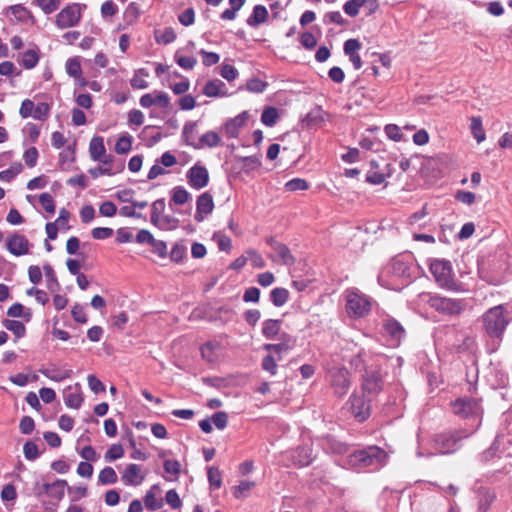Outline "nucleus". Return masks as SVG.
<instances>
[{"label":"nucleus","mask_w":512,"mask_h":512,"mask_svg":"<svg viewBox=\"0 0 512 512\" xmlns=\"http://www.w3.org/2000/svg\"><path fill=\"white\" fill-rule=\"evenodd\" d=\"M66 487H68L67 481L58 479L53 483H43L40 492L46 493L49 497L56 500H61L65 495Z\"/></svg>","instance_id":"nucleus-21"},{"label":"nucleus","mask_w":512,"mask_h":512,"mask_svg":"<svg viewBox=\"0 0 512 512\" xmlns=\"http://www.w3.org/2000/svg\"><path fill=\"white\" fill-rule=\"evenodd\" d=\"M324 121V111L321 107H315L302 119V123L310 128L321 124Z\"/></svg>","instance_id":"nucleus-29"},{"label":"nucleus","mask_w":512,"mask_h":512,"mask_svg":"<svg viewBox=\"0 0 512 512\" xmlns=\"http://www.w3.org/2000/svg\"><path fill=\"white\" fill-rule=\"evenodd\" d=\"M7 315L14 318L22 317L26 321H29L31 318V311L29 309H25L22 304L15 303L8 309Z\"/></svg>","instance_id":"nucleus-47"},{"label":"nucleus","mask_w":512,"mask_h":512,"mask_svg":"<svg viewBox=\"0 0 512 512\" xmlns=\"http://www.w3.org/2000/svg\"><path fill=\"white\" fill-rule=\"evenodd\" d=\"M124 169L123 162H119L118 164L115 163V159L113 160V163H109L106 165H99L98 167L92 168L89 170L90 175L93 178H97L102 175H108L112 176L119 172H121Z\"/></svg>","instance_id":"nucleus-23"},{"label":"nucleus","mask_w":512,"mask_h":512,"mask_svg":"<svg viewBox=\"0 0 512 512\" xmlns=\"http://www.w3.org/2000/svg\"><path fill=\"white\" fill-rule=\"evenodd\" d=\"M164 471L167 474L178 476L181 472V464L177 460H165L163 464Z\"/></svg>","instance_id":"nucleus-64"},{"label":"nucleus","mask_w":512,"mask_h":512,"mask_svg":"<svg viewBox=\"0 0 512 512\" xmlns=\"http://www.w3.org/2000/svg\"><path fill=\"white\" fill-rule=\"evenodd\" d=\"M29 240L21 234L14 233L6 239V248L14 256H22L29 253Z\"/></svg>","instance_id":"nucleus-15"},{"label":"nucleus","mask_w":512,"mask_h":512,"mask_svg":"<svg viewBox=\"0 0 512 512\" xmlns=\"http://www.w3.org/2000/svg\"><path fill=\"white\" fill-rule=\"evenodd\" d=\"M495 499V493L489 489L481 491L479 498V511L486 512Z\"/></svg>","instance_id":"nucleus-48"},{"label":"nucleus","mask_w":512,"mask_h":512,"mask_svg":"<svg viewBox=\"0 0 512 512\" xmlns=\"http://www.w3.org/2000/svg\"><path fill=\"white\" fill-rule=\"evenodd\" d=\"M22 164L20 162L13 163L8 169L0 172V180L10 182L22 171Z\"/></svg>","instance_id":"nucleus-49"},{"label":"nucleus","mask_w":512,"mask_h":512,"mask_svg":"<svg viewBox=\"0 0 512 512\" xmlns=\"http://www.w3.org/2000/svg\"><path fill=\"white\" fill-rule=\"evenodd\" d=\"M133 138L129 134L121 135L115 144V152L119 155L127 154L132 149Z\"/></svg>","instance_id":"nucleus-34"},{"label":"nucleus","mask_w":512,"mask_h":512,"mask_svg":"<svg viewBox=\"0 0 512 512\" xmlns=\"http://www.w3.org/2000/svg\"><path fill=\"white\" fill-rule=\"evenodd\" d=\"M124 455V449L121 444H113L106 451L104 458L107 462H113L117 459L122 458Z\"/></svg>","instance_id":"nucleus-52"},{"label":"nucleus","mask_w":512,"mask_h":512,"mask_svg":"<svg viewBox=\"0 0 512 512\" xmlns=\"http://www.w3.org/2000/svg\"><path fill=\"white\" fill-rule=\"evenodd\" d=\"M254 487V482L242 481L238 486L233 488V495L236 498H244Z\"/></svg>","instance_id":"nucleus-56"},{"label":"nucleus","mask_w":512,"mask_h":512,"mask_svg":"<svg viewBox=\"0 0 512 512\" xmlns=\"http://www.w3.org/2000/svg\"><path fill=\"white\" fill-rule=\"evenodd\" d=\"M384 381L382 376L377 371H367L363 375L362 391L363 395L368 397L370 401H373L378 394L382 391Z\"/></svg>","instance_id":"nucleus-9"},{"label":"nucleus","mask_w":512,"mask_h":512,"mask_svg":"<svg viewBox=\"0 0 512 512\" xmlns=\"http://www.w3.org/2000/svg\"><path fill=\"white\" fill-rule=\"evenodd\" d=\"M165 201L164 199H158L152 204L151 209V223L157 227H163Z\"/></svg>","instance_id":"nucleus-27"},{"label":"nucleus","mask_w":512,"mask_h":512,"mask_svg":"<svg viewBox=\"0 0 512 512\" xmlns=\"http://www.w3.org/2000/svg\"><path fill=\"white\" fill-rule=\"evenodd\" d=\"M203 94L207 97H223L227 95L226 85L219 79L208 81L204 88Z\"/></svg>","instance_id":"nucleus-25"},{"label":"nucleus","mask_w":512,"mask_h":512,"mask_svg":"<svg viewBox=\"0 0 512 512\" xmlns=\"http://www.w3.org/2000/svg\"><path fill=\"white\" fill-rule=\"evenodd\" d=\"M66 72L69 76L80 79L82 76V67L79 57L69 58L65 64Z\"/></svg>","instance_id":"nucleus-35"},{"label":"nucleus","mask_w":512,"mask_h":512,"mask_svg":"<svg viewBox=\"0 0 512 512\" xmlns=\"http://www.w3.org/2000/svg\"><path fill=\"white\" fill-rule=\"evenodd\" d=\"M176 39V33L173 28L167 27L163 31L155 32V40L159 44H169Z\"/></svg>","instance_id":"nucleus-45"},{"label":"nucleus","mask_w":512,"mask_h":512,"mask_svg":"<svg viewBox=\"0 0 512 512\" xmlns=\"http://www.w3.org/2000/svg\"><path fill=\"white\" fill-rule=\"evenodd\" d=\"M89 154L93 161H99L101 164L113 163L114 156L106 153L104 139L100 136H94L89 144Z\"/></svg>","instance_id":"nucleus-14"},{"label":"nucleus","mask_w":512,"mask_h":512,"mask_svg":"<svg viewBox=\"0 0 512 512\" xmlns=\"http://www.w3.org/2000/svg\"><path fill=\"white\" fill-rule=\"evenodd\" d=\"M383 327L386 333L395 340H401L405 336L403 326L393 318L384 320Z\"/></svg>","instance_id":"nucleus-26"},{"label":"nucleus","mask_w":512,"mask_h":512,"mask_svg":"<svg viewBox=\"0 0 512 512\" xmlns=\"http://www.w3.org/2000/svg\"><path fill=\"white\" fill-rule=\"evenodd\" d=\"M289 299V291L282 287H276L269 293V301L276 307H282Z\"/></svg>","instance_id":"nucleus-30"},{"label":"nucleus","mask_w":512,"mask_h":512,"mask_svg":"<svg viewBox=\"0 0 512 512\" xmlns=\"http://www.w3.org/2000/svg\"><path fill=\"white\" fill-rule=\"evenodd\" d=\"M200 145L201 146H207V147H216L220 143V137L218 133L214 131H209L203 134L200 138Z\"/></svg>","instance_id":"nucleus-51"},{"label":"nucleus","mask_w":512,"mask_h":512,"mask_svg":"<svg viewBox=\"0 0 512 512\" xmlns=\"http://www.w3.org/2000/svg\"><path fill=\"white\" fill-rule=\"evenodd\" d=\"M39 61V53L35 49H29L22 54L21 63L26 69L34 68Z\"/></svg>","instance_id":"nucleus-42"},{"label":"nucleus","mask_w":512,"mask_h":512,"mask_svg":"<svg viewBox=\"0 0 512 512\" xmlns=\"http://www.w3.org/2000/svg\"><path fill=\"white\" fill-rule=\"evenodd\" d=\"M196 126H197L196 122L185 123L183 130H182V138L184 139L186 144H189V145L192 144Z\"/></svg>","instance_id":"nucleus-60"},{"label":"nucleus","mask_w":512,"mask_h":512,"mask_svg":"<svg viewBox=\"0 0 512 512\" xmlns=\"http://www.w3.org/2000/svg\"><path fill=\"white\" fill-rule=\"evenodd\" d=\"M145 476L138 464L131 463L122 472L121 480L126 486H139L144 481Z\"/></svg>","instance_id":"nucleus-17"},{"label":"nucleus","mask_w":512,"mask_h":512,"mask_svg":"<svg viewBox=\"0 0 512 512\" xmlns=\"http://www.w3.org/2000/svg\"><path fill=\"white\" fill-rule=\"evenodd\" d=\"M8 9L11 12V14L18 21L26 22V21L30 20L31 23H33V24L35 23V18L31 14V12L23 5H21V4L13 5V6H10Z\"/></svg>","instance_id":"nucleus-31"},{"label":"nucleus","mask_w":512,"mask_h":512,"mask_svg":"<svg viewBox=\"0 0 512 512\" xmlns=\"http://www.w3.org/2000/svg\"><path fill=\"white\" fill-rule=\"evenodd\" d=\"M38 150L35 147L27 149L23 154V159L28 167H34L38 160Z\"/></svg>","instance_id":"nucleus-63"},{"label":"nucleus","mask_w":512,"mask_h":512,"mask_svg":"<svg viewBox=\"0 0 512 512\" xmlns=\"http://www.w3.org/2000/svg\"><path fill=\"white\" fill-rule=\"evenodd\" d=\"M277 361H279L277 357L272 354H268L262 360V369L269 372L271 375H275L277 370Z\"/></svg>","instance_id":"nucleus-57"},{"label":"nucleus","mask_w":512,"mask_h":512,"mask_svg":"<svg viewBox=\"0 0 512 512\" xmlns=\"http://www.w3.org/2000/svg\"><path fill=\"white\" fill-rule=\"evenodd\" d=\"M453 412L462 417H478L482 414V408L479 400L474 398H458L454 402H452Z\"/></svg>","instance_id":"nucleus-8"},{"label":"nucleus","mask_w":512,"mask_h":512,"mask_svg":"<svg viewBox=\"0 0 512 512\" xmlns=\"http://www.w3.org/2000/svg\"><path fill=\"white\" fill-rule=\"evenodd\" d=\"M408 266L401 260H393L391 263V272L399 277L408 276Z\"/></svg>","instance_id":"nucleus-59"},{"label":"nucleus","mask_w":512,"mask_h":512,"mask_svg":"<svg viewBox=\"0 0 512 512\" xmlns=\"http://www.w3.org/2000/svg\"><path fill=\"white\" fill-rule=\"evenodd\" d=\"M346 309L350 316L360 318L368 314L371 309V303L364 294L348 291Z\"/></svg>","instance_id":"nucleus-6"},{"label":"nucleus","mask_w":512,"mask_h":512,"mask_svg":"<svg viewBox=\"0 0 512 512\" xmlns=\"http://www.w3.org/2000/svg\"><path fill=\"white\" fill-rule=\"evenodd\" d=\"M507 444H510V441L497 437L491 447L482 454V460L487 462L495 457L498 459H511L512 454L510 452H506Z\"/></svg>","instance_id":"nucleus-16"},{"label":"nucleus","mask_w":512,"mask_h":512,"mask_svg":"<svg viewBox=\"0 0 512 512\" xmlns=\"http://www.w3.org/2000/svg\"><path fill=\"white\" fill-rule=\"evenodd\" d=\"M330 385L333 393L338 397L345 396L351 387V377L348 370L344 367L333 368L330 370Z\"/></svg>","instance_id":"nucleus-7"},{"label":"nucleus","mask_w":512,"mask_h":512,"mask_svg":"<svg viewBox=\"0 0 512 512\" xmlns=\"http://www.w3.org/2000/svg\"><path fill=\"white\" fill-rule=\"evenodd\" d=\"M160 493V486L154 484L144 496L145 507L150 511H156L163 506V500L157 498V494Z\"/></svg>","instance_id":"nucleus-24"},{"label":"nucleus","mask_w":512,"mask_h":512,"mask_svg":"<svg viewBox=\"0 0 512 512\" xmlns=\"http://www.w3.org/2000/svg\"><path fill=\"white\" fill-rule=\"evenodd\" d=\"M34 3L40 7L45 14L56 11L60 5L59 0H34Z\"/></svg>","instance_id":"nucleus-55"},{"label":"nucleus","mask_w":512,"mask_h":512,"mask_svg":"<svg viewBox=\"0 0 512 512\" xmlns=\"http://www.w3.org/2000/svg\"><path fill=\"white\" fill-rule=\"evenodd\" d=\"M214 209V201L213 197L210 193L204 192L200 196H198L196 201V213L195 220L197 222H202L205 216L212 213Z\"/></svg>","instance_id":"nucleus-19"},{"label":"nucleus","mask_w":512,"mask_h":512,"mask_svg":"<svg viewBox=\"0 0 512 512\" xmlns=\"http://www.w3.org/2000/svg\"><path fill=\"white\" fill-rule=\"evenodd\" d=\"M309 188V183L302 178H294L285 184V189L289 192L304 191Z\"/></svg>","instance_id":"nucleus-53"},{"label":"nucleus","mask_w":512,"mask_h":512,"mask_svg":"<svg viewBox=\"0 0 512 512\" xmlns=\"http://www.w3.org/2000/svg\"><path fill=\"white\" fill-rule=\"evenodd\" d=\"M64 401L68 407L78 409L83 402V398L79 392H66Z\"/></svg>","instance_id":"nucleus-54"},{"label":"nucleus","mask_w":512,"mask_h":512,"mask_svg":"<svg viewBox=\"0 0 512 512\" xmlns=\"http://www.w3.org/2000/svg\"><path fill=\"white\" fill-rule=\"evenodd\" d=\"M43 271L46 277L47 289L52 293H57L60 290V284L53 268L47 264L43 266Z\"/></svg>","instance_id":"nucleus-32"},{"label":"nucleus","mask_w":512,"mask_h":512,"mask_svg":"<svg viewBox=\"0 0 512 512\" xmlns=\"http://www.w3.org/2000/svg\"><path fill=\"white\" fill-rule=\"evenodd\" d=\"M468 436L469 433L464 429L437 434L433 439L434 448L441 454L453 453L460 447V442Z\"/></svg>","instance_id":"nucleus-3"},{"label":"nucleus","mask_w":512,"mask_h":512,"mask_svg":"<svg viewBox=\"0 0 512 512\" xmlns=\"http://www.w3.org/2000/svg\"><path fill=\"white\" fill-rule=\"evenodd\" d=\"M187 182L190 187L200 190L209 183V172L205 166L201 164L193 165L186 174Z\"/></svg>","instance_id":"nucleus-13"},{"label":"nucleus","mask_w":512,"mask_h":512,"mask_svg":"<svg viewBox=\"0 0 512 512\" xmlns=\"http://www.w3.org/2000/svg\"><path fill=\"white\" fill-rule=\"evenodd\" d=\"M387 458L386 452L378 446H369L352 452L347 457V465L354 469L381 467Z\"/></svg>","instance_id":"nucleus-1"},{"label":"nucleus","mask_w":512,"mask_h":512,"mask_svg":"<svg viewBox=\"0 0 512 512\" xmlns=\"http://www.w3.org/2000/svg\"><path fill=\"white\" fill-rule=\"evenodd\" d=\"M70 217H71L70 212L67 209L62 208L59 211V217L56 219V221L54 223H56L60 229L69 230L70 229V225H69Z\"/></svg>","instance_id":"nucleus-61"},{"label":"nucleus","mask_w":512,"mask_h":512,"mask_svg":"<svg viewBox=\"0 0 512 512\" xmlns=\"http://www.w3.org/2000/svg\"><path fill=\"white\" fill-rule=\"evenodd\" d=\"M484 326L491 337H500L509 323L502 306L489 309L484 315Z\"/></svg>","instance_id":"nucleus-4"},{"label":"nucleus","mask_w":512,"mask_h":512,"mask_svg":"<svg viewBox=\"0 0 512 512\" xmlns=\"http://www.w3.org/2000/svg\"><path fill=\"white\" fill-rule=\"evenodd\" d=\"M279 119L278 110L275 107H266L261 115V122L268 127H272Z\"/></svg>","instance_id":"nucleus-39"},{"label":"nucleus","mask_w":512,"mask_h":512,"mask_svg":"<svg viewBox=\"0 0 512 512\" xmlns=\"http://www.w3.org/2000/svg\"><path fill=\"white\" fill-rule=\"evenodd\" d=\"M146 77H148V72L145 69H139L135 72L134 76L130 80V84L134 89H145L148 87V82L146 81Z\"/></svg>","instance_id":"nucleus-43"},{"label":"nucleus","mask_w":512,"mask_h":512,"mask_svg":"<svg viewBox=\"0 0 512 512\" xmlns=\"http://www.w3.org/2000/svg\"><path fill=\"white\" fill-rule=\"evenodd\" d=\"M367 1L368 0H348L343 5V10L348 16L355 17L358 15L360 8L364 6Z\"/></svg>","instance_id":"nucleus-50"},{"label":"nucleus","mask_w":512,"mask_h":512,"mask_svg":"<svg viewBox=\"0 0 512 512\" xmlns=\"http://www.w3.org/2000/svg\"><path fill=\"white\" fill-rule=\"evenodd\" d=\"M266 242L273 251L269 254V257L273 261H280L287 266H291L295 263V258L286 245L277 242L273 237L267 238Z\"/></svg>","instance_id":"nucleus-12"},{"label":"nucleus","mask_w":512,"mask_h":512,"mask_svg":"<svg viewBox=\"0 0 512 512\" xmlns=\"http://www.w3.org/2000/svg\"><path fill=\"white\" fill-rule=\"evenodd\" d=\"M175 59H176L177 64L186 70L193 69L197 63L196 58L193 56H180V55L176 54Z\"/></svg>","instance_id":"nucleus-62"},{"label":"nucleus","mask_w":512,"mask_h":512,"mask_svg":"<svg viewBox=\"0 0 512 512\" xmlns=\"http://www.w3.org/2000/svg\"><path fill=\"white\" fill-rule=\"evenodd\" d=\"M117 479L118 477L115 470L110 466L103 468L98 475V483L101 485L114 484L117 482Z\"/></svg>","instance_id":"nucleus-37"},{"label":"nucleus","mask_w":512,"mask_h":512,"mask_svg":"<svg viewBox=\"0 0 512 512\" xmlns=\"http://www.w3.org/2000/svg\"><path fill=\"white\" fill-rule=\"evenodd\" d=\"M322 446L326 452L333 454H344L348 450L345 443L338 441L333 437H326L322 442Z\"/></svg>","instance_id":"nucleus-28"},{"label":"nucleus","mask_w":512,"mask_h":512,"mask_svg":"<svg viewBox=\"0 0 512 512\" xmlns=\"http://www.w3.org/2000/svg\"><path fill=\"white\" fill-rule=\"evenodd\" d=\"M139 103L143 108H150L153 105L167 108L170 105V98L163 91H153L152 93L142 95Z\"/></svg>","instance_id":"nucleus-18"},{"label":"nucleus","mask_w":512,"mask_h":512,"mask_svg":"<svg viewBox=\"0 0 512 512\" xmlns=\"http://www.w3.org/2000/svg\"><path fill=\"white\" fill-rule=\"evenodd\" d=\"M191 199V194L182 186L171 190V201L176 205H183Z\"/></svg>","instance_id":"nucleus-36"},{"label":"nucleus","mask_w":512,"mask_h":512,"mask_svg":"<svg viewBox=\"0 0 512 512\" xmlns=\"http://www.w3.org/2000/svg\"><path fill=\"white\" fill-rule=\"evenodd\" d=\"M281 320L268 319L262 324V334L268 338H274L280 331Z\"/></svg>","instance_id":"nucleus-33"},{"label":"nucleus","mask_w":512,"mask_h":512,"mask_svg":"<svg viewBox=\"0 0 512 512\" xmlns=\"http://www.w3.org/2000/svg\"><path fill=\"white\" fill-rule=\"evenodd\" d=\"M430 272L439 286L451 291L461 290L460 285L454 280V273L450 261L433 259L429 265Z\"/></svg>","instance_id":"nucleus-2"},{"label":"nucleus","mask_w":512,"mask_h":512,"mask_svg":"<svg viewBox=\"0 0 512 512\" xmlns=\"http://www.w3.org/2000/svg\"><path fill=\"white\" fill-rule=\"evenodd\" d=\"M281 340L280 343L278 344H265L263 346V348L267 351L270 352V354L274 355L275 357L278 358V360H281L282 357H281V354L283 352H286L290 349H292L295 345V340L289 336L288 334L286 333H282L280 334V338Z\"/></svg>","instance_id":"nucleus-20"},{"label":"nucleus","mask_w":512,"mask_h":512,"mask_svg":"<svg viewBox=\"0 0 512 512\" xmlns=\"http://www.w3.org/2000/svg\"><path fill=\"white\" fill-rule=\"evenodd\" d=\"M4 327L11 331L17 339L22 338L26 333L24 324L18 320H5Z\"/></svg>","instance_id":"nucleus-44"},{"label":"nucleus","mask_w":512,"mask_h":512,"mask_svg":"<svg viewBox=\"0 0 512 512\" xmlns=\"http://www.w3.org/2000/svg\"><path fill=\"white\" fill-rule=\"evenodd\" d=\"M248 118V113L244 111L236 117L227 121L225 124V133L227 134V136L230 138L237 137L240 128L246 124Z\"/></svg>","instance_id":"nucleus-22"},{"label":"nucleus","mask_w":512,"mask_h":512,"mask_svg":"<svg viewBox=\"0 0 512 512\" xmlns=\"http://www.w3.org/2000/svg\"><path fill=\"white\" fill-rule=\"evenodd\" d=\"M39 202L47 213H55V201L49 193H42L39 196Z\"/></svg>","instance_id":"nucleus-58"},{"label":"nucleus","mask_w":512,"mask_h":512,"mask_svg":"<svg viewBox=\"0 0 512 512\" xmlns=\"http://www.w3.org/2000/svg\"><path fill=\"white\" fill-rule=\"evenodd\" d=\"M81 11L77 4L64 7L56 16V25L60 29L70 28L78 24Z\"/></svg>","instance_id":"nucleus-11"},{"label":"nucleus","mask_w":512,"mask_h":512,"mask_svg":"<svg viewBox=\"0 0 512 512\" xmlns=\"http://www.w3.org/2000/svg\"><path fill=\"white\" fill-rule=\"evenodd\" d=\"M207 477L210 484V489H219L222 485V474L217 467L210 466L207 469Z\"/></svg>","instance_id":"nucleus-41"},{"label":"nucleus","mask_w":512,"mask_h":512,"mask_svg":"<svg viewBox=\"0 0 512 512\" xmlns=\"http://www.w3.org/2000/svg\"><path fill=\"white\" fill-rule=\"evenodd\" d=\"M471 132L478 143L485 140L486 134L483 129L482 119L480 117H472L470 124Z\"/></svg>","instance_id":"nucleus-38"},{"label":"nucleus","mask_w":512,"mask_h":512,"mask_svg":"<svg viewBox=\"0 0 512 512\" xmlns=\"http://www.w3.org/2000/svg\"><path fill=\"white\" fill-rule=\"evenodd\" d=\"M428 304L437 312L449 316L458 315L464 310V302L462 300L442 297L439 295L430 296Z\"/></svg>","instance_id":"nucleus-5"},{"label":"nucleus","mask_w":512,"mask_h":512,"mask_svg":"<svg viewBox=\"0 0 512 512\" xmlns=\"http://www.w3.org/2000/svg\"><path fill=\"white\" fill-rule=\"evenodd\" d=\"M40 372L50 380L56 382L70 378L72 374V370L42 369Z\"/></svg>","instance_id":"nucleus-40"},{"label":"nucleus","mask_w":512,"mask_h":512,"mask_svg":"<svg viewBox=\"0 0 512 512\" xmlns=\"http://www.w3.org/2000/svg\"><path fill=\"white\" fill-rule=\"evenodd\" d=\"M219 344L214 342H207L201 348L202 357L208 362H213L217 358V350Z\"/></svg>","instance_id":"nucleus-46"},{"label":"nucleus","mask_w":512,"mask_h":512,"mask_svg":"<svg viewBox=\"0 0 512 512\" xmlns=\"http://www.w3.org/2000/svg\"><path fill=\"white\" fill-rule=\"evenodd\" d=\"M371 402L364 395L352 394L349 399L350 410L354 418L359 422L367 420L371 414Z\"/></svg>","instance_id":"nucleus-10"}]
</instances>
